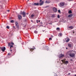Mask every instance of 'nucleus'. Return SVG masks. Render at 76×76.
Here are the masks:
<instances>
[{
    "instance_id": "nucleus-1",
    "label": "nucleus",
    "mask_w": 76,
    "mask_h": 76,
    "mask_svg": "<svg viewBox=\"0 0 76 76\" xmlns=\"http://www.w3.org/2000/svg\"><path fill=\"white\" fill-rule=\"evenodd\" d=\"M68 54H69L70 57H75V54L74 53H71L70 51L67 53Z\"/></svg>"
},
{
    "instance_id": "nucleus-2",
    "label": "nucleus",
    "mask_w": 76,
    "mask_h": 76,
    "mask_svg": "<svg viewBox=\"0 0 76 76\" xmlns=\"http://www.w3.org/2000/svg\"><path fill=\"white\" fill-rule=\"evenodd\" d=\"M61 61L65 64H68L69 63V62L68 61H65V60H61Z\"/></svg>"
},
{
    "instance_id": "nucleus-3",
    "label": "nucleus",
    "mask_w": 76,
    "mask_h": 76,
    "mask_svg": "<svg viewBox=\"0 0 76 76\" xmlns=\"http://www.w3.org/2000/svg\"><path fill=\"white\" fill-rule=\"evenodd\" d=\"M1 50H2V51L4 52L6 50V48H5V47H2L1 48Z\"/></svg>"
},
{
    "instance_id": "nucleus-4",
    "label": "nucleus",
    "mask_w": 76,
    "mask_h": 76,
    "mask_svg": "<svg viewBox=\"0 0 76 76\" xmlns=\"http://www.w3.org/2000/svg\"><path fill=\"white\" fill-rule=\"evenodd\" d=\"M64 55L62 54H61L59 55V56H58V57H59V58H62V57H64Z\"/></svg>"
},
{
    "instance_id": "nucleus-5",
    "label": "nucleus",
    "mask_w": 76,
    "mask_h": 76,
    "mask_svg": "<svg viewBox=\"0 0 76 76\" xmlns=\"http://www.w3.org/2000/svg\"><path fill=\"white\" fill-rule=\"evenodd\" d=\"M15 26L16 27V28H19V24L17 22H16L15 23Z\"/></svg>"
},
{
    "instance_id": "nucleus-6",
    "label": "nucleus",
    "mask_w": 76,
    "mask_h": 76,
    "mask_svg": "<svg viewBox=\"0 0 76 76\" xmlns=\"http://www.w3.org/2000/svg\"><path fill=\"white\" fill-rule=\"evenodd\" d=\"M44 2L43 1H39V4L40 6H42V5L43 4H44Z\"/></svg>"
},
{
    "instance_id": "nucleus-7",
    "label": "nucleus",
    "mask_w": 76,
    "mask_h": 76,
    "mask_svg": "<svg viewBox=\"0 0 76 76\" xmlns=\"http://www.w3.org/2000/svg\"><path fill=\"white\" fill-rule=\"evenodd\" d=\"M65 4L63 2H61L60 3V4L61 6H64Z\"/></svg>"
},
{
    "instance_id": "nucleus-8",
    "label": "nucleus",
    "mask_w": 76,
    "mask_h": 76,
    "mask_svg": "<svg viewBox=\"0 0 76 76\" xmlns=\"http://www.w3.org/2000/svg\"><path fill=\"white\" fill-rule=\"evenodd\" d=\"M72 45L73 44H72V43H69L68 44V47H70V48H71V47H72Z\"/></svg>"
},
{
    "instance_id": "nucleus-9",
    "label": "nucleus",
    "mask_w": 76,
    "mask_h": 76,
    "mask_svg": "<svg viewBox=\"0 0 76 76\" xmlns=\"http://www.w3.org/2000/svg\"><path fill=\"white\" fill-rule=\"evenodd\" d=\"M53 10L55 12H57V9H56V8L54 7L53 9Z\"/></svg>"
},
{
    "instance_id": "nucleus-10",
    "label": "nucleus",
    "mask_w": 76,
    "mask_h": 76,
    "mask_svg": "<svg viewBox=\"0 0 76 76\" xmlns=\"http://www.w3.org/2000/svg\"><path fill=\"white\" fill-rule=\"evenodd\" d=\"M14 45V43L12 42H11V43H8V45H9V46H10V45Z\"/></svg>"
},
{
    "instance_id": "nucleus-11",
    "label": "nucleus",
    "mask_w": 76,
    "mask_h": 76,
    "mask_svg": "<svg viewBox=\"0 0 76 76\" xmlns=\"http://www.w3.org/2000/svg\"><path fill=\"white\" fill-rule=\"evenodd\" d=\"M22 14H23V17H25V15H26V13H25V12H22Z\"/></svg>"
},
{
    "instance_id": "nucleus-12",
    "label": "nucleus",
    "mask_w": 76,
    "mask_h": 76,
    "mask_svg": "<svg viewBox=\"0 0 76 76\" xmlns=\"http://www.w3.org/2000/svg\"><path fill=\"white\" fill-rule=\"evenodd\" d=\"M18 18L19 19H22V16L19 15L18 16Z\"/></svg>"
},
{
    "instance_id": "nucleus-13",
    "label": "nucleus",
    "mask_w": 76,
    "mask_h": 76,
    "mask_svg": "<svg viewBox=\"0 0 76 76\" xmlns=\"http://www.w3.org/2000/svg\"><path fill=\"white\" fill-rule=\"evenodd\" d=\"M34 48H31V49H30V51H32L34 50L35 49V47H33Z\"/></svg>"
},
{
    "instance_id": "nucleus-14",
    "label": "nucleus",
    "mask_w": 76,
    "mask_h": 76,
    "mask_svg": "<svg viewBox=\"0 0 76 76\" xmlns=\"http://www.w3.org/2000/svg\"><path fill=\"white\" fill-rule=\"evenodd\" d=\"M34 5L35 6H39V3H34Z\"/></svg>"
},
{
    "instance_id": "nucleus-15",
    "label": "nucleus",
    "mask_w": 76,
    "mask_h": 76,
    "mask_svg": "<svg viewBox=\"0 0 76 76\" xmlns=\"http://www.w3.org/2000/svg\"><path fill=\"white\" fill-rule=\"evenodd\" d=\"M69 29H73V26H70L69 27Z\"/></svg>"
},
{
    "instance_id": "nucleus-16",
    "label": "nucleus",
    "mask_w": 76,
    "mask_h": 76,
    "mask_svg": "<svg viewBox=\"0 0 76 76\" xmlns=\"http://www.w3.org/2000/svg\"><path fill=\"white\" fill-rule=\"evenodd\" d=\"M73 16V15L72 14H70L68 15V17L69 18H71Z\"/></svg>"
},
{
    "instance_id": "nucleus-17",
    "label": "nucleus",
    "mask_w": 76,
    "mask_h": 76,
    "mask_svg": "<svg viewBox=\"0 0 76 76\" xmlns=\"http://www.w3.org/2000/svg\"><path fill=\"white\" fill-rule=\"evenodd\" d=\"M45 3H50V2L48 1H46L45 2Z\"/></svg>"
},
{
    "instance_id": "nucleus-18",
    "label": "nucleus",
    "mask_w": 76,
    "mask_h": 76,
    "mask_svg": "<svg viewBox=\"0 0 76 76\" xmlns=\"http://www.w3.org/2000/svg\"><path fill=\"white\" fill-rule=\"evenodd\" d=\"M68 13L69 14H70L71 13H72V11H71V10L69 11V12H68Z\"/></svg>"
},
{
    "instance_id": "nucleus-19",
    "label": "nucleus",
    "mask_w": 76,
    "mask_h": 76,
    "mask_svg": "<svg viewBox=\"0 0 76 76\" xmlns=\"http://www.w3.org/2000/svg\"><path fill=\"white\" fill-rule=\"evenodd\" d=\"M34 16V15H32L31 16V18H33Z\"/></svg>"
},
{
    "instance_id": "nucleus-20",
    "label": "nucleus",
    "mask_w": 76,
    "mask_h": 76,
    "mask_svg": "<svg viewBox=\"0 0 76 76\" xmlns=\"http://www.w3.org/2000/svg\"><path fill=\"white\" fill-rule=\"evenodd\" d=\"M34 33H35V34H37V33H38V31H34Z\"/></svg>"
},
{
    "instance_id": "nucleus-21",
    "label": "nucleus",
    "mask_w": 76,
    "mask_h": 76,
    "mask_svg": "<svg viewBox=\"0 0 76 76\" xmlns=\"http://www.w3.org/2000/svg\"><path fill=\"white\" fill-rule=\"evenodd\" d=\"M46 48L47 49V50H49V48H48V47H47V46H46Z\"/></svg>"
},
{
    "instance_id": "nucleus-22",
    "label": "nucleus",
    "mask_w": 76,
    "mask_h": 76,
    "mask_svg": "<svg viewBox=\"0 0 76 76\" xmlns=\"http://www.w3.org/2000/svg\"><path fill=\"white\" fill-rule=\"evenodd\" d=\"M11 23H13L14 22V21L13 20H12L11 21Z\"/></svg>"
},
{
    "instance_id": "nucleus-23",
    "label": "nucleus",
    "mask_w": 76,
    "mask_h": 76,
    "mask_svg": "<svg viewBox=\"0 0 76 76\" xmlns=\"http://www.w3.org/2000/svg\"><path fill=\"white\" fill-rule=\"evenodd\" d=\"M69 39H68L66 41V42H69Z\"/></svg>"
},
{
    "instance_id": "nucleus-24",
    "label": "nucleus",
    "mask_w": 76,
    "mask_h": 76,
    "mask_svg": "<svg viewBox=\"0 0 76 76\" xmlns=\"http://www.w3.org/2000/svg\"><path fill=\"white\" fill-rule=\"evenodd\" d=\"M56 30H57V31H58V30H60V28H57Z\"/></svg>"
},
{
    "instance_id": "nucleus-25",
    "label": "nucleus",
    "mask_w": 76,
    "mask_h": 76,
    "mask_svg": "<svg viewBox=\"0 0 76 76\" xmlns=\"http://www.w3.org/2000/svg\"><path fill=\"white\" fill-rule=\"evenodd\" d=\"M7 29H9L10 28V27L9 26H7Z\"/></svg>"
},
{
    "instance_id": "nucleus-26",
    "label": "nucleus",
    "mask_w": 76,
    "mask_h": 76,
    "mask_svg": "<svg viewBox=\"0 0 76 76\" xmlns=\"http://www.w3.org/2000/svg\"><path fill=\"white\" fill-rule=\"evenodd\" d=\"M10 45V48H11L12 47H13V45Z\"/></svg>"
},
{
    "instance_id": "nucleus-27",
    "label": "nucleus",
    "mask_w": 76,
    "mask_h": 76,
    "mask_svg": "<svg viewBox=\"0 0 76 76\" xmlns=\"http://www.w3.org/2000/svg\"><path fill=\"white\" fill-rule=\"evenodd\" d=\"M62 35H63V34H62L60 33V34H59V35H60V36H61Z\"/></svg>"
},
{
    "instance_id": "nucleus-28",
    "label": "nucleus",
    "mask_w": 76,
    "mask_h": 76,
    "mask_svg": "<svg viewBox=\"0 0 76 76\" xmlns=\"http://www.w3.org/2000/svg\"><path fill=\"white\" fill-rule=\"evenodd\" d=\"M13 28H14V29H16V27H15V26H13Z\"/></svg>"
},
{
    "instance_id": "nucleus-29",
    "label": "nucleus",
    "mask_w": 76,
    "mask_h": 76,
    "mask_svg": "<svg viewBox=\"0 0 76 76\" xmlns=\"http://www.w3.org/2000/svg\"><path fill=\"white\" fill-rule=\"evenodd\" d=\"M49 40H52V39L51 38H50L49 39Z\"/></svg>"
},
{
    "instance_id": "nucleus-30",
    "label": "nucleus",
    "mask_w": 76,
    "mask_h": 76,
    "mask_svg": "<svg viewBox=\"0 0 76 76\" xmlns=\"http://www.w3.org/2000/svg\"><path fill=\"white\" fill-rule=\"evenodd\" d=\"M57 17L58 18H60V16H59V15H58Z\"/></svg>"
},
{
    "instance_id": "nucleus-31",
    "label": "nucleus",
    "mask_w": 76,
    "mask_h": 76,
    "mask_svg": "<svg viewBox=\"0 0 76 76\" xmlns=\"http://www.w3.org/2000/svg\"><path fill=\"white\" fill-rule=\"evenodd\" d=\"M58 13H60V10H58Z\"/></svg>"
},
{
    "instance_id": "nucleus-32",
    "label": "nucleus",
    "mask_w": 76,
    "mask_h": 76,
    "mask_svg": "<svg viewBox=\"0 0 76 76\" xmlns=\"http://www.w3.org/2000/svg\"><path fill=\"white\" fill-rule=\"evenodd\" d=\"M55 76H57V74H55Z\"/></svg>"
},
{
    "instance_id": "nucleus-33",
    "label": "nucleus",
    "mask_w": 76,
    "mask_h": 76,
    "mask_svg": "<svg viewBox=\"0 0 76 76\" xmlns=\"http://www.w3.org/2000/svg\"><path fill=\"white\" fill-rule=\"evenodd\" d=\"M37 23H38V20H37Z\"/></svg>"
},
{
    "instance_id": "nucleus-34",
    "label": "nucleus",
    "mask_w": 76,
    "mask_h": 76,
    "mask_svg": "<svg viewBox=\"0 0 76 76\" xmlns=\"http://www.w3.org/2000/svg\"><path fill=\"white\" fill-rule=\"evenodd\" d=\"M7 11L8 12H9L10 11H9V10H7Z\"/></svg>"
},
{
    "instance_id": "nucleus-35",
    "label": "nucleus",
    "mask_w": 76,
    "mask_h": 76,
    "mask_svg": "<svg viewBox=\"0 0 76 76\" xmlns=\"http://www.w3.org/2000/svg\"><path fill=\"white\" fill-rule=\"evenodd\" d=\"M72 0H69V1H72Z\"/></svg>"
},
{
    "instance_id": "nucleus-36",
    "label": "nucleus",
    "mask_w": 76,
    "mask_h": 76,
    "mask_svg": "<svg viewBox=\"0 0 76 76\" xmlns=\"http://www.w3.org/2000/svg\"><path fill=\"white\" fill-rule=\"evenodd\" d=\"M49 24H50V25H52V23H49Z\"/></svg>"
},
{
    "instance_id": "nucleus-37",
    "label": "nucleus",
    "mask_w": 76,
    "mask_h": 76,
    "mask_svg": "<svg viewBox=\"0 0 76 76\" xmlns=\"http://www.w3.org/2000/svg\"><path fill=\"white\" fill-rule=\"evenodd\" d=\"M8 55H10V53H8Z\"/></svg>"
},
{
    "instance_id": "nucleus-38",
    "label": "nucleus",
    "mask_w": 76,
    "mask_h": 76,
    "mask_svg": "<svg viewBox=\"0 0 76 76\" xmlns=\"http://www.w3.org/2000/svg\"><path fill=\"white\" fill-rule=\"evenodd\" d=\"M68 75H70V73H68Z\"/></svg>"
},
{
    "instance_id": "nucleus-39",
    "label": "nucleus",
    "mask_w": 76,
    "mask_h": 76,
    "mask_svg": "<svg viewBox=\"0 0 76 76\" xmlns=\"http://www.w3.org/2000/svg\"><path fill=\"white\" fill-rule=\"evenodd\" d=\"M10 51H12V50H10Z\"/></svg>"
},
{
    "instance_id": "nucleus-40",
    "label": "nucleus",
    "mask_w": 76,
    "mask_h": 76,
    "mask_svg": "<svg viewBox=\"0 0 76 76\" xmlns=\"http://www.w3.org/2000/svg\"><path fill=\"white\" fill-rule=\"evenodd\" d=\"M39 22H40V20H39Z\"/></svg>"
},
{
    "instance_id": "nucleus-41",
    "label": "nucleus",
    "mask_w": 76,
    "mask_h": 76,
    "mask_svg": "<svg viewBox=\"0 0 76 76\" xmlns=\"http://www.w3.org/2000/svg\"><path fill=\"white\" fill-rule=\"evenodd\" d=\"M42 0H40V1H42Z\"/></svg>"
},
{
    "instance_id": "nucleus-42",
    "label": "nucleus",
    "mask_w": 76,
    "mask_h": 76,
    "mask_svg": "<svg viewBox=\"0 0 76 76\" xmlns=\"http://www.w3.org/2000/svg\"><path fill=\"white\" fill-rule=\"evenodd\" d=\"M48 7V6H46V7Z\"/></svg>"
},
{
    "instance_id": "nucleus-43",
    "label": "nucleus",
    "mask_w": 76,
    "mask_h": 76,
    "mask_svg": "<svg viewBox=\"0 0 76 76\" xmlns=\"http://www.w3.org/2000/svg\"><path fill=\"white\" fill-rule=\"evenodd\" d=\"M32 21H33L32 20H31V22H32Z\"/></svg>"
},
{
    "instance_id": "nucleus-44",
    "label": "nucleus",
    "mask_w": 76,
    "mask_h": 76,
    "mask_svg": "<svg viewBox=\"0 0 76 76\" xmlns=\"http://www.w3.org/2000/svg\"><path fill=\"white\" fill-rule=\"evenodd\" d=\"M71 61H72V59H71Z\"/></svg>"
},
{
    "instance_id": "nucleus-45",
    "label": "nucleus",
    "mask_w": 76,
    "mask_h": 76,
    "mask_svg": "<svg viewBox=\"0 0 76 76\" xmlns=\"http://www.w3.org/2000/svg\"><path fill=\"white\" fill-rule=\"evenodd\" d=\"M66 49H67V48H66Z\"/></svg>"
},
{
    "instance_id": "nucleus-46",
    "label": "nucleus",
    "mask_w": 76,
    "mask_h": 76,
    "mask_svg": "<svg viewBox=\"0 0 76 76\" xmlns=\"http://www.w3.org/2000/svg\"><path fill=\"white\" fill-rule=\"evenodd\" d=\"M52 37H53V36H52Z\"/></svg>"
},
{
    "instance_id": "nucleus-47",
    "label": "nucleus",
    "mask_w": 76,
    "mask_h": 76,
    "mask_svg": "<svg viewBox=\"0 0 76 76\" xmlns=\"http://www.w3.org/2000/svg\"><path fill=\"white\" fill-rule=\"evenodd\" d=\"M75 76H76V75H75Z\"/></svg>"
},
{
    "instance_id": "nucleus-48",
    "label": "nucleus",
    "mask_w": 76,
    "mask_h": 76,
    "mask_svg": "<svg viewBox=\"0 0 76 76\" xmlns=\"http://www.w3.org/2000/svg\"><path fill=\"white\" fill-rule=\"evenodd\" d=\"M20 15H22V14H21H21H20Z\"/></svg>"
},
{
    "instance_id": "nucleus-49",
    "label": "nucleus",
    "mask_w": 76,
    "mask_h": 76,
    "mask_svg": "<svg viewBox=\"0 0 76 76\" xmlns=\"http://www.w3.org/2000/svg\"><path fill=\"white\" fill-rule=\"evenodd\" d=\"M29 0H28V1H29Z\"/></svg>"
},
{
    "instance_id": "nucleus-50",
    "label": "nucleus",
    "mask_w": 76,
    "mask_h": 76,
    "mask_svg": "<svg viewBox=\"0 0 76 76\" xmlns=\"http://www.w3.org/2000/svg\"><path fill=\"white\" fill-rule=\"evenodd\" d=\"M74 32H73V33H74Z\"/></svg>"
},
{
    "instance_id": "nucleus-51",
    "label": "nucleus",
    "mask_w": 76,
    "mask_h": 76,
    "mask_svg": "<svg viewBox=\"0 0 76 76\" xmlns=\"http://www.w3.org/2000/svg\"><path fill=\"white\" fill-rule=\"evenodd\" d=\"M53 16H54V15H53Z\"/></svg>"
},
{
    "instance_id": "nucleus-52",
    "label": "nucleus",
    "mask_w": 76,
    "mask_h": 76,
    "mask_svg": "<svg viewBox=\"0 0 76 76\" xmlns=\"http://www.w3.org/2000/svg\"><path fill=\"white\" fill-rule=\"evenodd\" d=\"M3 1H4V0H3Z\"/></svg>"
}]
</instances>
